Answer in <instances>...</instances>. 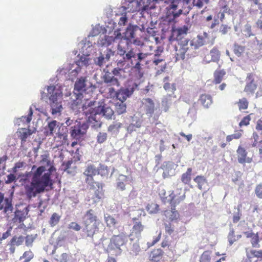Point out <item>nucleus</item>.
Wrapping results in <instances>:
<instances>
[{
    "label": "nucleus",
    "mask_w": 262,
    "mask_h": 262,
    "mask_svg": "<svg viewBox=\"0 0 262 262\" xmlns=\"http://www.w3.org/2000/svg\"><path fill=\"white\" fill-rule=\"evenodd\" d=\"M41 162L45 165L37 168L32 173L31 181L26 179L24 182L25 194L29 200L44 192L47 187H52L54 184L51 174L56 169L53 163L47 156L43 157Z\"/></svg>",
    "instance_id": "f257e3e1"
},
{
    "label": "nucleus",
    "mask_w": 262,
    "mask_h": 262,
    "mask_svg": "<svg viewBox=\"0 0 262 262\" xmlns=\"http://www.w3.org/2000/svg\"><path fill=\"white\" fill-rule=\"evenodd\" d=\"M98 169L94 165H89L85 170L84 174L87 176L86 182L91 185L90 193L92 195V203L98 202L101 199L103 195L102 185L99 182H93L92 177L98 174Z\"/></svg>",
    "instance_id": "f03ea898"
},
{
    "label": "nucleus",
    "mask_w": 262,
    "mask_h": 262,
    "mask_svg": "<svg viewBox=\"0 0 262 262\" xmlns=\"http://www.w3.org/2000/svg\"><path fill=\"white\" fill-rule=\"evenodd\" d=\"M44 135L46 136H53L54 135V140L57 143V147L69 144L68 140V135L65 133L60 132L59 123L56 120H51L48 122L47 125L44 127Z\"/></svg>",
    "instance_id": "7ed1b4c3"
},
{
    "label": "nucleus",
    "mask_w": 262,
    "mask_h": 262,
    "mask_svg": "<svg viewBox=\"0 0 262 262\" xmlns=\"http://www.w3.org/2000/svg\"><path fill=\"white\" fill-rule=\"evenodd\" d=\"M85 102H83V113L85 114L87 118L86 123H83V129L91 126L92 128L97 129L101 126V123L96 120V113H94V110L92 106H95V101L92 99H88L84 98Z\"/></svg>",
    "instance_id": "20e7f679"
},
{
    "label": "nucleus",
    "mask_w": 262,
    "mask_h": 262,
    "mask_svg": "<svg viewBox=\"0 0 262 262\" xmlns=\"http://www.w3.org/2000/svg\"><path fill=\"white\" fill-rule=\"evenodd\" d=\"M135 56L136 53L133 49L126 48L119 43L117 46L114 61L118 67H123L126 62Z\"/></svg>",
    "instance_id": "39448f33"
},
{
    "label": "nucleus",
    "mask_w": 262,
    "mask_h": 262,
    "mask_svg": "<svg viewBox=\"0 0 262 262\" xmlns=\"http://www.w3.org/2000/svg\"><path fill=\"white\" fill-rule=\"evenodd\" d=\"M48 94L50 95V104L52 109V114L60 113L62 109L60 99L62 97L61 91L54 85L48 86Z\"/></svg>",
    "instance_id": "423d86ee"
},
{
    "label": "nucleus",
    "mask_w": 262,
    "mask_h": 262,
    "mask_svg": "<svg viewBox=\"0 0 262 262\" xmlns=\"http://www.w3.org/2000/svg\"><path fill=\"white\" fill-rule=\"evenodd\" d=\"M191 0H172L170 8L172 10L171 11L173 17H179L181 14H186L189 13L191 9L189 5Z\"/></svg>",
    "instance_id": "0eeeda50"
},
{
    "label": "nucleus",
    "mask_w": 262,
    "mask_h": 262,
    "mask_svg": "<svg viewBox=\"0 0 262 262\" xmlns=\"http://www.w3.org/2000/svg\"><path fill=\"white\" fill-rule=\"evenodd\" d=\"M85 228L88 236H92L95 232L100 229H103L102 223L89 211L84 216Z\"/></svg>",
    "instance_id": "6e6552de"
},
{
    "label": "nucleus",
    "mask_w": 262,
    "mask_h": 262,
    "mask_svg": "<svg viewBox=\"0 0 262 262\" xmlns=\"http://www.w3.org/2000/svg\"><path fill=\"white\" fill-rule=\"evenodd\" d=\"M127 238L123 235H114L110 240L107 250L111 255H119L122 253V247L126 242Z\"/></svg>",
    "instance_id": "1a4fd4ad"
},
{
    "label": "nucleus",
    "mask_w": 262,
    "mask_h": 262,
    "mask_svg": "<svg viewBox=\"0 0 262 262\" xmlns=\"http://www.w3.org/2000/svg\"><path fill=\"white\" fill-rule=\"evenodd\" d=\"M179 49L176 50V60L180 59L184 60L186 55L188 56L191 50L190 47H193L191 45V41L188 39H184V40L179 41Z\"/></svg>",
    "instance_id": "9d476101"
},
{
    "label": "nucleus",
    "mask_w": 262,
    "mask_h": 262,
    "mask_svg": "<svg viewBox=\"0 0 262 262\" xmlns=\"http://www.w3.org/2000/svg\"><path fill=\"white\" fill-rule=\"evenodd\" d=\"M114 35V36L106 35L100 36L97 42L98 47L107 48L110 46L112 45L116 40L123 38L121 33L118 31H115Z\"/></svg>",
    "instance_id": "9b49d317"
},
{
    "label": "nucleus",
    "mask_w": 262,
    "mask_h": 262,
    "mask_svg": "<svg viewBox=\"0 0 262 262\" xmlns=\"http://www.w3.org/2000/svg\"><path fill=\"white\" fill-rule=\"evenodd\" d=\"M73 103L76 106L82 102V79L79 78L75 83L73 91Z\"/></svg>",
    "instance_id": "f8f14e48"
},
{
    "label": "nucleus",
    "mask_w": 262,
    "mask_h": 262,
    "mask_svg": "<svg viewBox=\"0 0 262 262\" xmlns=\"http://www.w3.org/2000/svg\"><path fill=\"white\" fill-rule=\"evenodd\" d=\"M186 189H183L182 187L178 185L177 188L170 194L172 203L174 205L179 204L185 199Z\"/></svg>",
    "instance_id": "ddd939ff"
},
{
    "label": "nucleus",
    "mask_w": 262,
    "mask_h": 262,
    "mask_svg": "<svg viewBox=\"0 0 262 262\" xmlns=\"http://www.w3.org/2000/svg\"><path fill=\"white\" fill-rule=\"evenodd\" d=\"M209 42V35L207 33L204 32L203 34H199L197 37L191 41V45H193L194 49H197Z\"/></svg>",
    "instance_id": "4468645a"
},
{
    "label": "nucleus",
    "mask_w": 262,
    "mask_h": 262,
    "mask_svg": "<svg viewBox=\"0 0 262 262\" xmlns=\"http://www.w3.org/2000/svg\"><path fill=\"white\" fill-rule=\"evenodd\" d=\"M132 3L136 7L134 10L141 11L142 12L148 10L151 0H134Z\"/></svg>",
    "instance_id": "2eb2a0df"
},
{
    "label": "nucleus",
    "mask_w": 262,
    "mask_h": 262,
    "mask_svg": "<svg viewBox=\"0 0 262 262\" xmlns=\"http://www.w3.org/2000/svg\"><path fill=\"white\" fill-rule=\"evenodd\" d=\"M220 58V52L216 48L211 49L208 54H207L204 58V61L207 63L211 61L217 62Z\"/></svg>",
    "instance_id": "dca6fc26"
},
{
    "label": "nucleus",
    "mask_w": 262,
    "mask_h": 262,
    "mask_svg": "<svg viewBox=\"0 0 262 262\" xmlns=\"http://www.w3.org/2000/svg\"><path fill=\"white\" fill-rule=\"evenodd\" d=\"M104 217L107 227L111 230L113 231V230L117 229L120 226L118 220L110 214H105Z\"/></svg>",
    "instance_id": "f3484780"
},
{
    "label": "nucleus",
    "mask_w": 262,
    "mask_h": 262,
    "mask_svg": "<svg viewBox=\"0 0 262 262\" xmlns=\"http://www.w3.org/2000/svg\"><path fill=\"white\" fill-rule=\"evenodd\" d=\"M142 102L146 114H149V116H151L155 108L154 101L150 98H147L143 99Z\"/></svg>",
    "instance_id": "a211bd4d"
},
{
    "label": "nucleus",
    "mask_w": 262,
    "mask_h": 262,
    "mask_svg": "<svg viewBox=\"0 0 262 262\" xmlns=\"http://www.w3.org/2000/svg\"><path fill=\"white\" fill-rule=\"evenodd\" d=\"M94 113L102 115L106 119H111L114 114V111L109 106H99Z\"/></svg>",
    "instance_id": "6ab92c4d"
},
{
    "label": "nucleus",
    "mask_w": 262,
    "mask_h": 262,
    "mask_svg": "<svg viewBox=\"0 0 262 262\" xmlns=\"http://www.w3.org/2000/svg\"><path fill=\"white\" fill-rule=\"evenodd\" d=\"M188 30L187 27L184 26L183 27L173 30L172 36L177 40L180 41L184 40V37L187 34Z\"/></svg>",
    "instance_id": "aec40b11"
},
{
    "label": "nucleus",
    "mask_w": 262,
    "mask_h": 262,
    "mask_svg": "<svg viewBox=\"0 0 262 262\" xmlns=\"http://www.w3.org/2000/svg\"><path fill=\"white\" fill-rule=\"evenodd\" d=\"M133 92L132 88L121 89L116 94L117 99L118 101L124 102L132 95Z\"/></svg>",
    "instance_id": "412c9836"
},
{
    "label": "nucleus",
    "mask_w": 262,
    "mask_h": 262,
    "mask_svg": "<svg viewBox=\"0 0 262 262\" xmlns=\"http://www.w3.org/2000/svg\"><path fill=\"white\" fill-rule=\"evenodd\" d=\"M139 29V27L137 25H134L129 24L124 33L125 35L124 38L127 40L135 38L136 36V32ZM122 37H123V36Z\"/></svg>",
    "instance_id": "4be33fe9"
},
{
    "label": "nucleus",
    "mask_w": 262,
    "mask_h": 262,
    "mask_svg": "<svg viewBox=\"0 0 262 262\" xmlns=\"http://www.w3.org/2000/svg\"><path fill=\"white\" fill-rule=\"evenodd\" d=\"M246 80L247 84L245 88L244 91L248 93H253L257 86L254 82L253 76L251 74H248Z\"/></svg>",
    "instance_id": "5701e85b"
},
{
    "label": "nucleus",
    "mask_w": 262,
    "mask_h": 262,
    "mask_svg": "<svg viewBox=\"0 0 262 262\" xmlns=\"http://www.w3.org/2000/svg\"><path fill=\"white\" fill-rule=\"evenodd\" d=\"M193 181L195 183H196L197 187L200 190L208 189V181L204 176H197L193 179Z\"/></svg>",
    "instance_id": "b1692460"
},
{
    "label": "nucleus",
    "mask_w": 262,
    "mask_h": 262,
    "mask_svg": "<svg viewBox=\"0 0 262 262\" xmlns=\"http://www.w3.org/2000/svg\"><path fill=\"white\" fill-rule=\"evenodd\" d=\"M237 153L238 161L239 163L243 164L246 162H251V159L249 158H246L247 153L244 148L239 147L237 150Z\"/></svg>",
    "instance_id": "393cba45"
},
{
    "label": "nucleus",
    "mask_w": 262,
    "mask_h": 262,
    "mask_svg": "<svg viewBox=\"0 0 262 262\" xmlns=\"http://www.w3.org/2000/svg\"><path fill=\"white\" fill-rule=\"evenodd\" d=\"M163 167H164V169L163 175L164 178H167L174 174V170L176 165L173 163L168 162L166 163L165 165H163Z\"/></svg>",
    "instance_id": "a878e982"
},
{
    "label": "nucleus",
    "mask_w": 262,
    "mask_h": 262,
    "mask_svg": "<svg viewBox=\"0 0 262 262\" xmlns=\"http://www.w3.org/2000/svg\"><path fill=\"white\" fill-rule=\"evenodd\" d=\"M71 135L74 139H79L82 134V125L80 122L71 127Z\"/></svg>",
    "instance_id": "bb28decb"
},
{
    "label": "nucleus",
    "mask_w": 262,
    "mask_h": 262,
    "mask_svg": "<svg viewBox=\"0 0 262 262\" xmlns=\"http://www.w3.org/2000/svg\"><path fill=\"white\" fill-rule=\"evenodd\" d=\"M85 42H87V43H84V46H83V48L85 47L86 45H87V47L84 51H83V56L89 57L92 55L93 53H95V49L93 46L92 42L90 41V40H87V39H85Z\"/></svg>",
    "instance_id": "cd10ccee"
},
{
    "label": "nucleus",
    "mask_w": 262,
    "mask_h": 262,
    "mask_svg": "<svg viewBox=\"0 0 262 262\" xmlns=\"http://www.w3.org/2000/svg\"><path fill=\"white\" fill-rule=\"evenodd\" d=\"M147 56V54L143 53H139L137 54V62L134 66V68L140 71L141 69V67L144 66L143 62Z\"/></svg>",
    "instance_id": "c85d7f7f"
},
{
    "label": "nucleus",
    "mask_w": 262,
    "mask_h": 262,
    "mask_svg": "<svg viewBox=\"0 0 262 262\" xmlns=\"http://www.w3.org/2000/svg\"><path fill=\"white\" fill-rule=\"evenodd\" d=\"M18 134V137L21 140V143L23 144L25 143L27 138L32 134V132L30 129L22 128L19 129Z\"/></svg>",
    "instance_id": "c756f323"
},
{
    "label": "nucleus",
    "mask_w": 262,
    "mask_h": 262,
    "mask_svg": "<svg viewBox=\"0 0 262 262\" xmlns=\"http://www.w3.org/2000/svg\"><path fill=\"white\" fill-rule=\"evenodd\" d=\"M11 207V201L8 198L4 199V194L0 192V209H4L7 211Z\"/></svg>",
    "instance_id": "7c9ffc66"
},
{
    "label": "nucleus",
    "mask_w": 262,
    "mask_h": 262,
    "mask_svg": "<svg viewBox=\"0 0 262 262\" xmlns=\"http://www.w3.org/2000/svg\"><path fill=\"white\" fill-rule=\"evenodd\" d=\"M104 81L111 85H118V81L117 78L112 75V74L108 72L105 73L104 75Z\"/></svg>",
    "instance_id": "2f4dec72"
},
{
    "label": "nucleus",
    "mask_w": 262,
    "mask_h": 262,
    "mask_svg": "<svg viewBox=\"0 0 262 262\" xmlns=\"http://www.w3.org/2000/svg\"><path fill=\"white\" fill-rule=\"evenodd\" d=\"M200 101L206 108H208L212 103L211 97L209 95L206 94L202 95L200 96Z\"/></svg>",
    "instance_id": "473e14b6"
},
{
    "label": "nucleus",
    "mask_w": 262,
    "mask_h": 262,
    "mask_svg": "<svg viewBox=\"0 0 262 262\" xmlns=\"http://www.w3.org/2000/svg\"><path fill=\"white\" fill-rule=\"evenodd\" d=\"M115 112L118 115L122 114L126 112V105L124 102L118 101L115 103Z\"/></svg>",
    "instance_id": "72a5a7b5"
},
{
    "label": "nucleus",
    "mask_w": 262,
    "mask_h": 262,
    "mask_svg": "<svg viewBox=\"0 0 262 262\" xmlns=\"http://www.w3.org/2000/svg\"><path fill=\"white\" fill-rule=\"evenodd\" d=\"M103 30V28L100 26L99 24L96 25L95 26H92V29L88 35V38L90 40V37H93L98 35Z\"/></svg>",
    "instance_id": "f704fd0d"
},
{
    "label": "nucleus",
    "mask_w": 262,
    "mask_h": 262,
    "mask_svg": "<svg viewBox=\"0 0 262 262\" xmlns=\"http://www.w3.org/2000/svg\"><path fill=\"white\" fill-rule=\"evenodd\" d=\"M192 170L191 168H188L186 172L182 174L181 181L184 184H188L190 182Z\"/></svg>",
    "instance_id": "c9c22d12"
},
{
    "label": "nucleus",
    "mask_w": 262,
    "mask_h": 262,
    "mask_svg": "<svg viewBox=\"0 0 262 262\" xmlns=\"http://www.w3.org/2000/svg\"><path fill=\"white\" fill-rule=\"evenodd\" d=\"M162 251L160 249L154 250L150 255V258L151 260L157 262L162 258Z\"/></svg>",
    "instance_id": "e433bc0d"
},
{
    "label": "nucleus",
    "mask_w": 262,
    "mask_h": 262,
    "mask_svg": "<svg viewBox=\"0 0 262 262\" xmlns=\"http://www.w3.org/2000/svg\"><path fill=\"white\" fill-rule=\"evenodd\" d=\"M171 97H169L167 95L163 97L162 102L161 106L164 111L166 112L168 111L171 104Z\"/></svg>",
    "instance_id": "4c0bfd02"
},
{
    "label": "nucleus",
    "mask_w": 262,
    "mask_h": 262,
    "mask_svg": "<svg viewBox=\"0 0 262 262\" xmlns=\"http://www.w3.org/2000/svg\"><path fill=\"white\" fill-rule=\"evenodd\" d=\"M153 63L156 66L158 65L159 63H161V68L160 69V71L161 72L164 71V69H165L166 63L164 62V59L162 58H160V56L158 54H155L153 59Z\"/></svg>",
    "instance_id": "58836bf2"
},
{
    "label": "nucleus",
    "mask_w": 262,
    "mask_h": 262,
    "mask_svg": "<svg viewBox=\"0 0 262 262\" xmlns=\"http://www.w3.org/2000/svg\"><path fill=\"white\" fill-rule=\"evenodd\" d=\"M73 164L72 161H68L67 162L63 163L62 166L63 167V169L65 171H67L69 173H74L75 171V168L76 166H72Z\"/></svg>",
    "instance_id": "ea45409f"
},
{
    "label": "nucleus",
    "mask_w": 262,
    "mask_h": 262,
    "mask_svg": "<svg viewBox=\"0 0 262 262\" xmlns=\"http://www.w3.org/2000/svg\"><path fill=\"white\" fill-rule=\"evenodd\" d=\"M225 74L226 72L223 70L216 71L214 74V82L215 83H220L222 81L223 77Z\"/></svg>",
    "instance_id": "a19ab883"
},
{
    "label": "nucleus",
    "mask_w": 262,
    "mask_h": 262,
    "mask_svg": "<svg viewBox=\"0 0 262 262\" xmlns=\"http://www.w3.org/2000/svg\"><path fill=\"white\" fill-rule=\"evenodd\" d=\"M144 226L140 222H137L134 225L133 228L132 234L135 233L138 237L140 235L141 232L143 231Z\"/></svg>",
    "instance_id": "79ce46f5"
},
{
    "label": "nucleus",
    "mask_w": 262,
    "mask_h": 262,
    "mask_svg": "<svg viewBox=\"0 0 262 262\" xmlns=\"http://www.w3.org/2000/svg\"><path fill=\"white\" fill-rule=\"evenodd\" d=\"M34 257V254L31 250L25 251L22 256L19 257V259H24L23 262H30Z\"/></svg>",
    "instance_id": "37998d69"
},
{
    "label": "nucleus",
    "mask_w": 262,
    "mask_h": 262,
    "mask_svg": "<svg viewBox=\"0 0 262 262\" xmlns=\"http://www.w3.org/2000/svg\"><path fill=\"white\" fill-rule=\"evenodd\" d=\"M60 215L57 213H53L50 219L49 223L51 227L56 225L59 222Z\"/></svg>",
    "instance_id": "c03bdc74"
},
{
    "label": "nucleus",
    "mask_w": 262,
    "mask_h": 262,
    "mask_svg": "<svg viewBox=\"0 0 262 262\" xmlns=\"http://www.w3.org/2000/svg\"><path fill=\"white\" fill-rule=\"evenodd\" d=\"M165 215L171 221L177 219L179 216V213L177 211L172 209L171 210L165 211Z\"/></svg>",
    "instance_id": "a18cd8bd"
},
{
    "label": "nucleus",
    "mask_w": 262,
    "mask_h": 262,
    "mask_svg": "<svg viewBox=\"0 0 262 262\" xmlns=\"http://www.w3.org/2000/svg\"><path fill=\"white\" fill-rule=\"evenodd\" d=\"M245 47L241 46L237 43H234L233 46V52L238 57H240L242 53L245 51Z\"/></svg>",
    "instance_id": "49530a36"
},
{
    "label": "nucleus",
    "mask_w": 262,
    "mask_h": 262,
    "mask_svg": "<svg viewBox=\"0 0 262 262\" xmlns=\"http://www.w3.org/2000/svg\"><path fill=\"white\" fill-rule=\"evenodd\" d=\"M122 124L118 122H115L111 124L108 127V131L112 134L116 133L118 132L119 129L121 127Z\"/></svg>",
    "instance_id": "de8ad7c7"
},
{
    "label": "nucleus",
    "mask_w": 262,
    "mask_h": 262,
    "mask_svg": "<svg viewBox=\"0 0 262 262\" xmlns=\"http://www.w3.org/2000/svg\"><path fill=\"white\" fill-rule=\"evenodd\" d=\"M164 88L168 92L167 95L169 97H171V95L173 94L174 91L176 90L174 84L169 83H165Z\"/></svg>",
    "instance_id": "09e8293b"
},
{
    "label": "nucleus",
    "mask_w": 262,
    "mask_h": 262,
    "mask_svg": "<svg viewBox=\"0 0 262 262\" xmlns=\"http://www.w3.org/2000/svg\"><path fill=\"white\" fill-rule=\"evenodd\" d=\"M241 237V235H235L234 234L233 229H231L229 233L228 236V241L229 242L230 245H231L232 244H233V243L234 242L238 240Z\"/></svg>",
    "instance_id": "8fccbe9b"
},
{
    "label": "nucleus",
    "mask_w": 262,
    "mask_h": 262,
    "mask_svg": "<svg viewBox=\"0 0 262 262\" xmlns=\"http://www.w3.org/2000/svg\"><path fill=\"white\" fill-rule=\"evenodd\" d=\"M116 51L113 50L111 48H107L102 53V55L104 56L105 59L109 61L111 58L113 56L115 57Z\"/></svg>",
    "instance_id": "3c124183"
},
{
    "label": "nucleus",
    "mask_w": 262,
    "mask_h": 262,
    "mask_svg": "<svg viewBox=\"0 0 262 262\" xmlns=\"http://www.w3.org/2000/svg\"><path fill=\"white\" fill-rule=\"evenodd\" d=\"M94 61L95 63L99 67L103 66L106 61H108L107 60L105 59L104 56L102 55V53H100L99 57L95 59Z\"/></svg>",
    "instance_id": "603ef678"
},
{
    "label": "nucleus",
    "mask_w": 262,
    "mask_h": 262,
    "mask_svg": "<svg viewBox=\"0 0 262 262\" xmlns=\"http://www.w3.org/2000/svg\"><path fill=\"white\" fill-rule=\"evenodd\" d=\"M24 241V238L23 236H19L16 237V236H13L11 239L10 243L12 245L19 246L23 244Z\"/></svg>",
    "instance_id": "864d4df0"
},
{
    "label": "nucleus",
    "mask_w": 262,
    "mask_h": 262,
    "mask_svg": "<svg viewBox=\"0 0 262 262\" xmlns=\"http://www.w3.org/2000/svg\"><path fill=\"white\" fill-rule=\"evenodd\" d=\"M211 253L209 251L204 252L200 257V262H210Z\"/></svg>",
    "instance_id": "5fc2aeb1"
},
{
    "label": "nucleus",
    "mask_w": 262,
    "mask_h": 262,
    "mask_svg": "<svg viewBox=\"0 0 262 262\" xmlns=\"http://www.w3.org/2000/svg\"><path fill=\"white\" fill-rule=\"evenodd\" d=\"M251 251H256V250L247 248L246 249L247 258L243 259L242 262H252L251 258L254 257L253 256V254L251 253Z\"/></svg>",
    "instance_id": "6e6d98bb"
},
{
    "label": "nucleus",
    "mask_w": 262,
    "mask_h": 262,
    "mask_svg": "<svg viewBox=\"0 0 262 262\" xmlns=\"http://www.w3.org/2000/svg\"><path fill=\"white\" fill-rule=\"evenodd\" d=\"M248 102L246 98H244L239 100L238 106L240 110L246 109L248 107Z\"/></svg>",
    "instance_id": "4d7b16f0"
},
{
    "label": "nucleus",
    "mask_w": 262,
    "mask_h": 262,
    "mask_svg": "<svg viewBox=\"0 0 262 262\" xmlns=\"http://www.w3.org/2000/svg\"><path fill=\"white\" fill-rule=\"evenodd\" d=\"M36 237L35 235H27L25 237V243L27 246H30L32 245L34 239Z\"/></svg>",
    "instance_id": "13d9d810"
},
{
    "label": "nucleus",
    "mask_w": 262,
    "mask_h": 262,
    "mask_svg": "<svg viewBox=\"0 0 262 262\" xmlns=\"http://www.w3.org/2000/svg\"><path fill=\"white\" fill-rule=\"evenodd\" d=\"M159 206L156 204H151L147 206V209L150 213H155L158 211Z\"/></svg>",
    "instance_id": "bf43d9fd"
},
{
    "label": "nucleus",
    "mask_w": 262,
    "mask_h": 262,
    "mask_svg": "<svg viewBox=\"0 0 262 262\" xmlns=\"http://www.w3.org/2000/svg\"><path fill=\"white\" fill-rule=\"evenodd\" d=\"M251 243L253 247L259 248V237L257 233L254 234L251 238Z\"/></svg>",
    "instance_id": "052dcab7"
},
{
    "label": "nucleus",
    "mask_w": 262,
    "mask_h": 262,
    "mask_svg": "<svg viewBox=\"0 0 262 262\" xmlns=\"http://www.w3.org/2000/svg\"><path fill=\"white\" fill-rule=\"evenodd\" d=\"M142 124L141 120L138 118L137 117H134L133 118V121L131 125L129 126V127H133V126H135L137 128H139L141 127Z\"/></svg>",
    "instance_id": "680f3d73"
},
{
    "label": "nucleus",
    "mask_w": 262,
    "mask_h": 262,
    "mask_svg": "<svg viewBox=\"0 0 262 262\" xmlns=\"http://www.w3.org/2000/svg\"><path fill=\"white\" fill-rule=\"evenodd\" d=\"M244 32L245 36L249 37L251 36H253V34L251 32V27L249 24H247L245 25Z\"/></svg>",
    "instance_id": "e2e57ef3"
},
{
    "label": "nucleus",
    "mask_w": 262,
    "mask_h": 262,
    "mask_svg": "<svg viewBox=\"0 0 262 262\" xmlns=\"http://www.w3.org/2000/svg\"><path fill=\"white\" fill-rule=\"evenodd\" d=\"M240 207H241V205H238V206H237V213H234V215H233V222L234 223H237L239 221V220L241 219V216L242 215V213H241V211H240Z\"/></svg>",
    "instance_id": "0e129e2a"
},
{
    "label": "nucleus",
    "mask_w": 262,
    "mask_h": 262,
    "mask_svg": "<svg viewBox=\"0 0 262 262\" xmlns=\"http://www.w3.org/2000/svg\"><path fill=\"white\" fill-rule=\"evenodd\" d=\"M99 172L98 174H100L101 176H106L108 174V171L107 166L104 165H100V168L98 169Z\"/></svg>",
    "instance_id": "69168bd1"
},
{
    "label": "nucleus",
    "mask_w": 262,
    "mask_h": 262,
    "mask_svg": "<svg viewBox=\"0 0 262 262\" xmlns=\"http://www.w3.org/2000/svg\"><path fill=\"white\" fill-rule=\"evenodd\" d=\"M107 139V134L100 132L97 135V141L99 143H103Z\"/></svg>",
    "instance_id": "338daca9"
},
{
    "label": "nucleus",
    "mask_w": 262,
    "mask_h": 262,
    "mask_svg": "<svg viewBox=\"0 0 262 262\" xmlns=\"http://www.w3.org/2000/svg\"><path fill=\"white\" fill-rule=\"evenodd\" d=\"M251 254H253V256L258 258L257 262H262V249L256 250V251H251Z\"/></svg>",
    "instance_id": "774afa93"
}]
</instances>
